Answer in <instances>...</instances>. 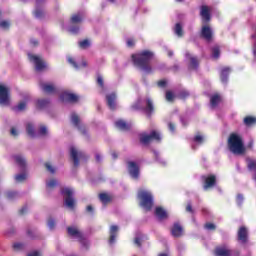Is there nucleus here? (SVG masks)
<instances>
[{
	"mask_svg": "<svg viewBox=\"0 0 256 256\" xmlns=\"http://www.w3.org/2000/svg\"><path fill=\"white\" fill-rule=\"evenodd\" d=\"M88 213H93V206H87Z\"/></svg>",
	"mask_w": 256,
	"mask_h": 256,
	"instance_id": "64",
	"label": "nucleus"
},
{
	"mask_svg": "<svg viewBox=\"0 0 256 256\" xmlns=\"http://www.w3.org/2000/svg\"><path fill=\"white\" fill-rule=\"evenodd\" d=\"M83 21V13L73 15L71 18L72 23H81Z\"/></svg>",
	"mask_w": 256,
	"mask_h": 256,
	"instance_id": "28",
	"label": "nucleus"
},
{
	"mask_svg": "<svg viewBox=\"0 0 256 256\" xmlns=\"http://www.w3.org/2000/svg\"><path fill=\"white\" fill-rule=\"evenodd\" d=\"M49 229H53L55 227V221L53 219L48 220Z\"/></svg>",
	"mask_w": 256,
	"mask_h": 256,
	"instance_id": "49",
	"label": "nucleus"
},
{
	"mask_svg": "<svg viewBox=\"0 0 256 256\" xmlns=\"http://www.w3.org/2000/svg\"><path fill=\"white\" fill-rule=\"evenodd\" d=\"M221 103V96L215 94L210 98V105L212 109H215Z\"/></svg>",
	"mask_w": 256,
	"mask_h": 256,
	"instance_id": "21",
	"label": "nucleus"
},
{
	"mask_svg": "<svg viewBox=\"0 0 256 256\" xmlns=\"http://www.w3.org/2000/svg\"><path fill=\"white\" fill-rule=\"evenodd\" d=\"M174 33H175L178 37H183V27L181 26V24L177 23V24L175 25Z\"/></svg>",
	"mask_w": 256,
	"mask_h": 256,
	"instance_id": "30",
	"label": "nucleus"
},
{
	"mask_svg": "<svg viewBox=\"0 0 256 256\" xmlns=\"http://www.w3.org/2000/svg\"><path fill=\"white\" fill-rule=\"evenodd\" d=\"M107 104L110 109H115V100L117 99V96L115 93H112L110 95L106 96Z\"/></svg>",
	"mask_w": 256,
	"mask_h": 256,
	"instance_id": "20",
	"label": "nucleus"
},
{
	"mask_svg": "<svg viewBox=\"0 0 256 256\" xmlns=\"http://www.w3.org/2000/svg\"><path fill=\"white\" fill-rule=\"evenodd\" d=\"M14 159L19 167H25V158H23V156L17 155L14 157Z\"/></svg>",
	"mask_w": 256,
	"mask_h": 256,
	"instance_id": "31",
	"label": "nucleus"
},
{
	"mask_svg": "<svg viewBox=\"0 0 256 256\" xmlns=\"http://www.w3.org/2000/svg\"><path fill=\"white\" fill-rule=\"evenodd\" d=\"M26 131H27L28 135H30V137H35V130L33 129L32 124H27Z\"/></svg>",
	"mask_w": 256,
	"mask_h": 256,
	"instance_id": "34",
	"label": "nucleus"
},
{
	"mask_svg": "<svg viewBox=\"0 0 256 256\" xmlns=\"http://www.w3.org/2000/svg\"><path fill=\"white\" fill-rule=\"evenodd\" d=\"M256 118L253 116H247L244 118V124H246L247 127H251V125H255Z\"/></svg>",
	"mask_w": 256,
	"mask_h": 256,
	"instance_id": "26",
	"label": "nucleus"
},
{
	"mask_svg": "<svg viewBox=\"0 0 256 256\" xmlns=\"http://www.w3.org/2000/svg\"><path fill=\"white\" fill-rule=\"evenodd\" d=\"M252 39L254 41V46H253V55L256 59V27H255V33L252 35Z\"/></svg>",
	"mask_w": 256,
	"mask_h": 256,
	"instance_id": "41",
	"label": "nucleus"
},
{
	"mask_svg": "<svg viewBox=\"0 0 256 256\" xmlns=\"http://www.w3.org/2000/svg\"><path fill=\"white\" fill-rule=\"evenodd\" d=\"M229 73H231L230 68L225 67L222 69L221 74H220L222 83H225L227 81V78L229 77Z\"/></svg>",
	"mask_w": 256,
	"mask_h": 256,
	"instance_id": "24",
	"label": "nucleus"
},
{
	"mask_svg": "<svg viewBox=\"0 0 256 256\" xmlns=\"http://www.w3.org/2000/svg\"><path fill=\"white\" fill-rule=\"evenodd\" d=\"M248 168L256 169V160H248Z\"/></svg>",
	"mask_w": 256,
	"mask_h": 256,
	"instance_id": "42",
	"label": "nucleus"
},
{
	"mask_svg": "<svg viewBox=\"0 0 256 256\" xmlns=\"http://www.w3.org/2000/svg\"><path fill=\"white\" fill-rule=\"evenodd\" d=\"M146 108L145 111L148 115H151V113L153 112V102L151 101V99H147L146 100Z\"/></svg>",
	"mask_w": 256,
	"mask_h": 256,
	"instance_id": "29",
	"label": "nucleus"
},
{
	"mask_svg": "<svg viewBox=\"0 0 256 256\" xmlns=\"http://www.w3.org/2000/svg\"><path fill=\"white\" fill-rule=\"evenodd\" d=\"M28 57H29V60L32 63H34L36 71H43V69H45V67H47L45 62H43V60L39 56L28 54Z\"/></svg>",
	"mask_w": 256,
	"mask_h": 256,
	"instance_id": "8",
	"label": "nucleus"
},
{
	"mask_svg": "<svg viewBox=\"0 0 256 256\" xmlns=\"http://www.w3.org/2000/svg\"><path fill=\"white\" fill-rule=\"evenodd\" d=\"M186 211H188V213H193V207L191 206V204L187 205Z\"/></svg>",
	"mask_w": 256,
	"mask_h": 256,
	"instance_id": "57",
	"label": "nucleus"
},
{
	"mask_svg": "<svg viewBox=\"0 0 256 256\" xmlns=\"http://www.w3.org/2000/svg\"><path fill=\"white\" fill-rule=\"evenodd\" d=\"M41 89L44 93H55V86L53 84H41Z\"/></svg>",
	"mask_w": 256,
	"mask_h": 256,
	"instance_id": "23",
	"label": "nucleus"
},
{
	"mask_svg": "<svg viewBox=\"0 0 256 256\" xmlns=\"http://www.w3.org/2000/svg\"><path fill=\"white\" fill-rule=\"evenodd\" d=\"M155 215L160 221H163V219H167V211H165V209L161 207L156 208Z\"/></svg>",
	"mask_w": 256,
	"mask_h": 256,
	"instance_id": "18",
	"label": "nucleus"
},
{
	"mask_svg": "<svg viewBox=\"0 0 256 256\" xmlns=\"http://www.w3.org/2000/svg\"><path fill=\"white\" fill-rule=\"evenodd\" d=\"M61 101L68 102V103H77L79 101V96L69 93L63 92L60 96Z\"/></svg>",
	"mask_w": 256,
	"mask_h": 256,
	"instance_id": "9",
	"label": "nucleus"
},
{
	"mask_svg": "<svg viewBox=\"0 0 256 256\" xmlns=\"http://www.w3.org/2000/svg\"><path fill=\"white\" fill-rule=\"evenodd\" d=\"M165 85H167V81L165 80H161L158 82V87H165Z\"/></svg>",
	"mask_w": 256,
	"mask_h": 256,
	"instance_id": "54",
	"label": "nucleus"
},
{
	"mask_svg": "<svg viewBox=\"0 0 256 256\" xmlns=\"http://www.w3.org/2000/svg\"><path fill=\"white\" fill-rule=\"evenodd\" d=\"M205 229H208L209 231L215 229V224L213 223H207L205 224Z\"/></svg>",
	"mask_w": 256,
	"mask_h": 256,
	"instance_id": "48",
	"label": "nucleus"
},
{
	"mask_svg": "<svg viewBox=\"0 0 256 256\" xmlns=\"http://www.w3.org/2000/svg\"><path fill=\"white\" fill-rule=\"evenodd\" d=\"M25 179H27V174H18L15 176L17 183H21L22 181H25Z\"/></svg>",
	"mask_w": 256,
	"mask_h": 256,
	"instance_id": "36",
	"label": "nucleus"
},
{
	"mask_svg": "<svg viewBox=\"0 0 256 256\" xmlns=\"http://www.w3.org/2000/svg\"><path fill=\"white\" fill-rule=\"evenodd\" d=\"M27 108V100L20 102L15 108L14 111H25Z\"/></svg>",
	"mask_w": 256,
	"mask_h": 256,
	"instance_id": "32",
	"label": "nucleus"
},
{
	"mask_svg": "<svg viewBox=\"0 0 256 256\" xmlns=\"http://www.w3.org/2000/svg\"><path fill=\"white\" fill-rule=\"evenodd\" d=\"M115 126L118 129H121L122 131H127V129H129V124H126L125 121H123V120L116 121Z\"/></svg>",
	"mask_w": 256,
	"mask_h": 256,
	"instance_id": "25",
	"label": "nucleus"
},
{
	"mask_svg": "<svg viewBox=\"0 0 256 256\" xmlns=\"http://www.w3.org/2000/svg\"><path fill=\"white\" fill-rule=\"evenodd\" d=\"M39 135H47V127L45 126L40 127Z\"/></svg>",
	"mask_w": 256,
	"mask_h": 256,
	"instance_id": "46",
	"label": "nucleus"
},
{
	"mask_svg": "<svg viewBox=\"0 0 256 256\" xmlns=\"http://www.w3.org/2000/svg\"><path fill=\"white\" fill-rule=\"evenodd\" d=\"M71 122L73 123V125H75V127L79 128L80 120H79V116H77V114L73 113L71 115Z\"/></svg>",
	"mask_w": 256,
	"mask_h": 256,
	"instance_id": "33",
	"label": "nucleus"
},
{
	"mask_svg": "<svg viewBox=\"0 0 256 256\" xmlns=\"http://www.w3.org/2000/svg\"><path fill=\"white\" fill-rule=\"evenodd\" d=\"M11 104V90L5 85H0V105H10Z\"/></svg>",
	"mask_w": 256,
	"mask_h": 256,
	"instance_id": "6",
	"label": "nucleus"
},
{
	"mask_svg": "<svg viewBox=\"0 0 256 256\" xmlns=\"http://www.w3.org/2000/svg\"><path fill=\"white\" fill-rule=\"evenodd\" d=\"M203 179L205 181V184H204L205 191L213 187L215 185V181H217V179L215 178V175L203 176Z\"/></svg>",
	"mask_w": 256,
	"mask_h": 256,
	"instance_id": "12",
	"label": "nucleus"
},
{
	"mask_svg": "<svg viewBox=\"0 0 256 256\" xmlns=\"http://www.w3.org/2000/svg\"><path fill=\"white\" fill-rule=\"evenodd\" d=\"M97 83H98V85H100V87H103V77L98 76L97 77Z\"/></svg>",
	"mask_w": 256,
	"mask_h": 256,
	"instance_id": "52",
	"label": "nucleus"
},
{
	"mask_svg": "<svg viewBox=\"0 0 256 256\" xmlns=\"http://www.w3.org/2000/svg\"><path fill=\"white\" fill-rule=\"evenodd\" d=\"M133 63L136 67H139L145 73L151 71V66L149 65L151 59H153V53L149 51H143L140 54L132 55Z\"/></svg>",
	"mask_w": 256,
	"mask_h": 256,
	"instance_id": "1",
	"label": "nucleus"
},
{
	"mask_svg": "<svg viewBox=\"0 0 256 256\" xmlns=\"http://www.w3.org/2000/svg\"><path fill=\"white\" fill-rule=\"evenodd\" d=\"M47 105V100H38L37 101V107H45Z\"/></svg>",
	"mask_w": 256,
	"mask_h": 256,
	"instance_id": "45",
	"label": "nucleus"
},
{
	"mask_svg": "<svg viewBox=\"0 0 256 256\" xmlns=\"http://www.w3.org/2000/svg\"><path fill=\"white\" fill-rule=\"evenodd\" d=\"M185 97H189V92H186V91L181 92L180 99H185Z\"/></svg>",
	"mask_w": 256,
	"mask_h": 256,
	"instance_id": "53",
	"label": "nucleus"
},
{
	"mask_svg": "<svg viewBox=\"0 0 256 256\" xmlns=\"http://www.w3.org/2000/svg\"><path fill=\"white\" fill-rule=\"evenodd\" d=\"M216 256H232L233 251L227 247H218L215 250Z\"/></svg>",
	"mask_w": 256,
	"mask_h": 256,
	"instance_id": "13",
	"label": "nucleus"
},
{
	"mask_svg": "<svg viewBox=\"0 0 256 256\" xmlns=\"http://www.w3.org/2000/svg\"><path fill=\"white\" fill-rule=\"evenodd\" d=\"M64 197V205L68 207V209H73L75 207V199H73V189L71 188H64L61 191Z\"/></svg>",
	"mask_w": 256,
	"mask_h": 256,
	"instance_id": "4",
	"label": "nucleus"
},
{
	"mask_svg": "<svg viewBox=\"0 0 256 256\" xmlns=\"http://www.w3.org/2000/svg\"><path fill=\"white\" fill-rule=\"evenodd\" d=\"M175 99V94H173L171 91L166 92V101H173Z\"/></svg>",
	"mask_w": 256,
	"mask_h": 256,
	"instance_id": "39",
	"label": "nucleus"
},
{
	"mask_svg": "<svg viewBox=\"0 0 256 256\" xmlns=\"http://www.w3.org/2000/svg\"><path fill=\"white\" fill-rule=\"evenodd\" d=\"M70 33H78L79 32V28H70Z\"/></svg>",
	"mask_w": 256,
	"mask_h": 256,
	"instance_id": "60",
	"label": "nucleus"
},
{
	"mask_svg": "<svg viewBox=\"0 0 256 256\" xmlns=\"http://www.w3.org/2000/svg\"><path fill=\"white\" fill-rule=\"evenodd\" d=\"M194 141H195L196 143H202V141H203V136H200V135L196 136V137L194 138Z\"/></svg>",
	"mask_w": 256,
	"mask_h": 256,
	"instance_id": "50",
	"label": "nucleus"
},
{
	"mask_svg": "<svg viewBox=\"0 0 256 256\" xmlns=\"http://www.w3.org/2000/svg\"><path fill=\"white\" fill-rule=\"evenodd\" d=\"M228 147L234 155H243L245 153V145L243 138L238 134H231L228 139Z\"/></svg>",
	"mask_w": 256,
	"mask_h": 256,
	"instance_id": "2",
	"label": "nucleus"
},
{
	"mask_svg": "<svg viewBox=\"0 0 256 256\" xmlns=\"http://www.w3.org/2000/svg\"><path fill=\"white\" fill-rule=\"evenodd\" d=\"M128 171L133 179L139 178V166L135 162H128Z\"/></svg>",
	"mask_w": 256,
	"mask_h": 256,
	"instance_id": "10",
	"label": "nucleus"
},
{
	"mask_svg": "<svg viewBox=\"0 0 256 256\" xmlns=\"http://www.w3.org/2000/svg\"><path fill=\"white\" fill-rule=\"evenodd\" d=\"M117 231H119V227L111 226V228H110V240H109L110 244L115 243V237H117Z\"/></svg>",
	"mask_w": 256,
	"mask_h": 256,
	"instance_id": "22",
	"label": "nucleus"
},
{
	"mask_svg": "<svg viewBox=\"0 0 256 256\" xmlns=\"http://www.w3.org/2000/svg\"><path fill=\"white\" fill-rule=\"evenodd\" d=\"M219 53V47L216 46L212 49V57L214 59H219Z\"/></svg>",
	"mask_w": 256,
	"mask_h": 256,
	"instance_id": "38",
	"label": "nucleus"
},
{
	"mask_svg": "<svg viewBox=\"0 0 256 256\" xmlns=\"http://www.w3.org/2000/svg\"><path fill=\"white\" fill-rule=\"evenodd\" d=\"M28 256H41V254L39 252H31Z\"/></svg>",
	"mask_w": 256,
	"mask_h": 256,
	"instance_id": "61",
	"label": "nucleus"
},
{
	"mask_svg": "<svg viewBox=\"0 0 256 256\" xmlns=\"http://www.w3.org/2000/svg\"><path fill=\"white\" fill-rule=\"evenodd\" d=\"M138 198L141 200L140 205L145 209V211H151L153 207V195L145 190H140L138 192Z\"/></svg>",
	"mask_w": 256,
	"mask_h": 256,
	"instance_id": "3",
	"label": "nucleus"
},
{
	"mask_svg": "<svg viewBox=\"0 0 256 256\" xmlns=\"http://www.w3.org/2000/svg\"><path fill=\"white\" fill-rule=\"evenodd\" d=\"M209 12H210L209 7H207V6L201 7L200 15L204 21L211 20V14Z\"/></svg>",
	"mask_w": 256,
	"mask_h": 256,
	"instance_id": "15",
	"label": "nucleus"
},
{
	"mask_svg": "<svg viewBox=\"0 0 256 256\" xmlns=\"http://www.w3.org/2000/svg\"><path fill=\"white\" fill-rule=\"evenodd\" d=\"M99 199L102 203L106 204L109 203V201H111V195L107 193H102L99 195Z\"/></svg>",
	"mask_w": 256,
	"mask_h": 256,
	"instance_id": "27",
	"label": "nucleus"
},
{
	"mask_svg": "<svg viewBox=\"0 0 256 256\" xmlns=\"http://www.w3.org/2000/svg\"><path fill=\"white\" fill-rule=\"evenodd\" d=\"M11 135H13L14 137H17L18 133H17V130L15 128L11 129Z\"/></svg>",
	"mask_w": 256,
	"mask_h": 256,
	"instance_id": "59",
	"label": "nucleus"
},
{
	"mask_svg": "<svg viewBox=\"0 0 256 256\" xmlns=\"http://www.w3.org/2000/svg\"><path fill=\"white\" fill-rule=\"evenodd\" d=\"M168 127H169V130H170L172 133H175V125H173V123H169V124H168Z\"/></svg>",
	"mask_w": 256,
	"mask_h": 256,
	"instance_id": "55",
	"label": "nucleus"
},
{
	"mask_svg": "<svg viewBox=\"0 0 256 256\" xmlns=\"http://www.w3.org/2000/svg\"><path fill=\"white\" fill-rule=\"evenodd\" d=\"M13 247H14V249H21V247H23V244H21V243H15V244L13 245Z\"/></svg>",
	"mask_w": 256,
	"mask_h": 256,
	"instance_id": "58",
	"label": "nucleus"
},
{
	"mask_svg": "<svg viewBox=\"0 0 256 256\" xmlns=\"http://www.w3.org/2000/svg\"><path fill=\"white\" fill-rule=\"evenodd\" d=\"M171 233L173 237H181V235H183V227H181L179 224H174Z\"/></svg>",
	"mask_w": 256,
	"mask_h": 256,
	"instance_id": "17",
	"label": "nucleus"
},
{
	"mask_svg": "<svg viewBox=\"0 0 256 256\" xmlns=\"http://www.w3.org/2000/svg\"><path fill=\"white\" fill-rule=\"evenodd\" d=\"M67 231H68V235H70L71 237H74L75 239H80V241H83V234L81 233V231H79V229H77V227H68Z\"/></svg>",
	"mask_w": 256,
	"mask_h": 256,
	"instance_id": "11",
	"label": "nucleus"
},
{
	"mask_svg": "<svg viewBox=\"0 0 256 256\" xmlns=\"http://www.w3.org/2000/svg\"><path fill=\"white\" fill-rule=\"evenodd\" d=\"M34 15H35V17H41L42 12H39V10H36V11L34 12Z\"/></svg>",
	"mask_w": 256,
	"mask_h": 256,
	"instance_id": "62",
	"label": "nucleus"
},
{
	"mask_svg": "<svg viewBox=\"0 0 256 256\" xmlns=\"http://www.w3.org/2000/svg\"><path fill=\"white\" fill-rule=\"evenodd\" d=\"M70 156L73 160L74 166L77 167L79 165V160L83 159L85 157V154L83 152L77 150L75 146L70 147Z\"/></svg>",
	"mask_w": 256,
	"mask_h": 256,
	"instance_id": "7",
	"label": "nucleus"
},
{
	"mask_svg": "<svg viewBox=\"0 0 256 256\" xmlns=\"http://www.w3.org/2000/svg\"><path fill=\"white\" fill-rule=\"evenodd\" d=\"M186 59H187V61L190 62L191 69H197V67L199 65V60H197V58H195L194 56H192L189 53H186Z\"/></svg>",
	"mask_w": 256,
	"mask_h": 256,
	"instance_id": "16",
	"label": "nucleus"
},
{
	"mask_svg": "<svg viewBox=\"0 0 256 256\" xmlns=\"http://www.w3.org/2000/svg\"><path fill=\"white\" fill-rule=\"evenodd\" d=\"M57 180H50L46 183V186L48 189H53V187H56Z\"/></svg>",
	"mask_w": 256,
	"mask_h": 256,
	"instance_id": "40",
	"label": "nucleus"
},
{
	"mask_svg": "<svg viewBox=\"0 0 256 256\" xmlns=\"http://www.w3.org/2000/svg\"><path fill=\"white\" fill-rule=\"evenodd\" d=\"M46 169L50 172V173H55V168H53V166H51V164L46 163L45 164Z\"/></svg>",
	"mask_w": 256,
	"mask_h": 256,
	"instance_id": "47",
	"label": "nucleus"
},
{
	"mask_svg": "<svg viewBox=\"0 0 256 256\" xmlns=\"http://www.w3.org/2000/svg\"><path fill=\"white\" fill-rule=\"evenodd\" d=\"M238 240L241 241V243L247 242V229L245 227H241L238 231Z\"/></svg>",
	"mask_w": 256,
	"mask_h": 256,
	"instance_id": "19",
	"label": "nucleus"
},
{
	"mask_svg": "<svg viewBox=\"0 0 256 256\" xmlns=\"http://www.w3.org/2000/svg\"><path fill=\"white\" fill-rule=\"evenodd\" d=\"M202 37L206 39V41H211L213 38V31L209 26L202 27L201 31Z\"/></svg>",
	"mask_w": 256,
	"mask_h": 256,
	"instance_id": "14",
	"label": "nucleus"
},
{
	"mask_svg": "<svg viewBox=\"0 0 256 256\" xmlns=\"http://www.w3.org/2000/svg\"><path fill=\"white\" fill-rule=\"evenodd\" d=\"M161 141V134L158 131L153 130L150 134H140V141L143 145H149L151 141Z\"/></svg>",
	"mask_w": 256,
	"mask_h": 256,
	"instance_id": "5",
	"label": "nucleus"
},
{
	"mask_svg": "<svg viewBox=\"0 0 256 256\" xmlns=\"http://www.w3.org/2000/svg\"><path fill=\"white\" fill-rule=\"evenodd\" d=\"M237 203H238V205H241L243 203V195L239 194L237 196Z\"/></svg>",
	"mask_w": 256,
	"mask_h": 256,
	"instance_id": "51",
	"label": "nucleus"
},
{
	"mask_svg": "<svg viewBox=\"0 0 256 256\" xmlns=\"http://www.w3.org/2000/svg\"><path fill=\"white\" fill-rule=\"evenodd\" d=\"M89 45H91V42H89V40H83L79 42V47H81V49H87Z\"/></svg>",
	"mask_w": 256,
	"mask_h": 256,
	"instance_id": "37",
	"label": "nucleus"
},
{
	"mask_svg": "<svg viewBox=\"0 0 256 256\" xmlns=\"http://www.w3.org/2000/svg\"><path fill=\"white\" fill-rule=\"evenodd\" d=\"M9 25H10L9 21L0 22L1 29H9Z\"/></svg>",
	"mask_w": 256,
	"mask_h": 256,
	"instance_id": "43",
	"label": "nucleus"
},
{
	"mask_svg": "<svg viewBox=\"0 0 256 256\" xmlns=\"http://www.w3.org/2000/svg\"><path fill=\"white\" fill-rule=\"evenodd\" d=\"M142 241H143V235L137 234L135 239H134L135 245H137L138 247H141V242Z\"/></svg>",
	"mask_w": 256,
	"mask_h": 256,
	"instance_id": "35",
	"label": "nucleus"
},
{
	"mask_svg": "<svg viewBox=\"0 0 256 256\" xmlns=\"http://www.w3.org/2000/svg\"><path fill=\"white\" fill-rule=\"evenodd\" d=\"M127 45H128L129 47H133V45H135V41H133V39H128V40H127Z\"/></svg>",
	"mask_w": 256,
	"mask_h": 256,
	"instance_id": "56",
	"label": "nucleus"
},
{
	"mask_svg": "<svg viewBox=\"0 0 256 256\" xmlns=\"http://www.w3.org/2000/svg\"><path fill=\"white\" fill-rule=\"evenodd\" d=\"M8 198L13 199V196L15 195V192H8Z\"/></svg>",
	"mask_w": 256,
	"mask_h": 256,
	"instance_id": "63",
	"label": "nucleus"
},
{
	"mask_svg": "<svg viewBox=\"0 0 256 256\" xmlns=\"http://www.w3.org/2000/svg\"><path fill=\"white\" fill-rule=\"evenodd\" d=\"M68 63H70V65H73L75 69H79V65H77V63L75 62V60H73V58L68 57Z\"/></svg>",
	"mask_w": 256,
	"mask_h": 256,
	"instance_id": "44",
	"label": "nucleus"
}]
</instances>
